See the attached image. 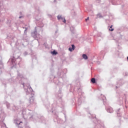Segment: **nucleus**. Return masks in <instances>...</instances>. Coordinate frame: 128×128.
I'll return each mask as SVG.
<instances>
[{
  "instance_id": "10",
  "label": "nucleus",
  "mask_w": 128,
  "mask_h": 128,
  "mask_svg": "<svg viewBox=\"0 0 128 128\" xmlns=\"http://www.w3.org/2000/svg\"><path fill=\"white\" fill-rule=\"evenodd\" d=\"M20 18H22V17H20Z\"/></svg>"
},
{
  "instance_id": "1",
  "label": "nucleus",
  "mask_w": 128,
  "mask_h": 128,
  "mask_svg": "<svg viewBox=\"0 0 128 128\" xmlns=\"http://www.w3.org/2000/svg\"><path fill=\"white\" fill-rule=\"evenodd\" d=\"M58 20H62V22H63L66 23V19L64 18V17H62V16H58Z\"/></svg>"
},
{
  "instance_id": "2",
  "label": "nucleus",
  "mask_w": 128,
  "mask_h": 128,
  "mask_svg": "<svg viewBox=\"0 0 128 128\" xmlns=\"http://www.w3.org/2000/svg\"><path fill=\"white\" fill-rule=\"evenodd\" d=\"M72 48H68V50H70V52H72V50H74V45L72 44Z\"/></svg>"
},
{
  "instance_id": "7",
  "label": "nucleus",
  "mask_w": 128,
  "mask_h": 128,
  "mask_svg": "<svg viewBox=\"0 0 128 128\" xmlns=\"http://www.w3.org/2000/svg\"><path fill=\"white\" fill-rule=\"evenodd\" d=\"M52 54H58V52H56V51H53L52 52Z\"/></svg>"
},
{
  "instance_id": "6",
  "label": "nucleus",
  "mask_w": 128,
  "mask_h": 128,
  "mask_svg": "<svg viewBox=\"0 0 128 128\" xmlns=\"http://www.w3.org/2000/svg\"><path fill=\"white\" fill-rule=\"evenodd\" d=\"M111 28V29H110ZM114 28H112V25L110 26V28L109 29V30H110V32H114Z\"/></svg>"
},
{
  "instance_id": "4",
  "label": "nucleus",
  "mask_w": 128,
  "mask_h": 128,
  "mask_svg": "<svg viewBox=\"0 0 128 128\" xmlns=\"http://www.w3.org/2000/svg\"><path fill=\"white\" fill-rule=\"evenodd\" d=\"M82 58H84V60H88V56L86 54L82 55Z\"/></svg>"
},
{
  "instance_id": "9",
  "label": "nucleus",
  "mask_w": 128,
  "mask_h": 128,
  "mask_svg": "<svg viewBox=\"0 0 128 128\" xmlns=\"http://www.w3.org/2000/svg\"><path fill=\"white\" fill-rule=\"evenodd\" d=\"M127 60H128V56L127 57Z\"/></svg>"
},
{
  "instance_id": "5",
  "label": "nucleus",
  "mask_w": 128,
  "mask_h": 128,
  "mask_svg": "<svg viewBox=\"0 0 128 128\" xmlns=\"http://www.w3.org/2000/svg\"><path fill=\"white\" fill-rule=\"evenodd\" d=\"M91 82H92V84H96V78H92L91 79Z\"/></svg>"
},
{
  "instance_id": "8",
  "label": "nucleus",
  "mask_w": 128,
  "mask_h": 128,
  "mask_svg": "<svg viewBox=\"0 0 128 128\" xmlns=\"http://www.w3.org/2000/svg\"><path fill=\"white\" fill-rule=\"evenodd\" d=\"M88 20H90L89 17H88L86 19V21L87 22Z\"/></svg>"
},
{
  "instance_id": "3",
  "label": "nucleus",
  "mask_w": 128,
  "mask_h": 128,
  "mask_svg": "<svg viewBox=\"0 0 128 128\" xmlns=\"http://www.w3.org/2000/svg\"><path fill=\"white\" fill-rule=\"evenodd\" d=\"M108 112L112 113L114 112V110H112V108H109L108 109Z\"/></svg>"
}]
</instances>
